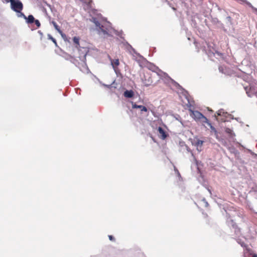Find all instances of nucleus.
<instances>
[{
	"label": "nucleus",
	"mask_w": 257,
	"mask_h": 257,
	"mask_svg": "<svg viewBox=\"0 0 257 257\" xmlns=\"http://www.w3.org/2000/svg\"><path fill=\"white\" fill-rule=\"evenodd\" d=\"M91 21L95 25L96 30L99 35L104 37L111 36L112 34H115L124 39L121 36L122 32H118L113 29L111 27L110 23L107 21L105 18H102L101 16H98L97 18L92 17Z\"/></svg>",
	"instance_id": "1"
},
{
	"label": "nucleus",
	"mask_w": 257,
	"mask_h": 257,
	"mask_svg": "<svg viewBox=\"0 0 257 257\" xmlns=\"http://www.w3.org/2000/svg\"><path fill=\"white\" fill-rule=\"evenodd\" d=\"M168 80L171 84L176 88L178 89V91L182 93L187 99L188 103L187 104V106L189 108V110L191 112L190 115L196 120H200L204 115L202 113L198 111H194L193 110L192 107H193L194 104V101L192 99L190 96H189L188 92L183 88L177 82L172 79L171 78L168 77Z\"/></svg>",
	"instance_id": "2"
},
{
	"label": "nucleus",
	"mask_w": 257,
	"mask_h": 257,
	"mask_svg": "<svg viewBox=\"0 0 257 257\" xmlns=\"http://www.w3.org/2000/svg\"><path fill=\"white\" fill-rule=\"evenodd\" d=\"M217 116L215 114V116L216 117V119L219 120V118L218 117H220V120L223 122L228 121L229 119H228V118L230 119H235L237 121H239V118L235 117L234 118L231 114H229L226 111H225L224 109H220L216 112Z\"/></svg>",
	"instance_id": "3"
},
{
	"label": "nucleus",
	"mask_w": 257,
	"mask_h": 257,
	"mask_svg": "<svg viewBox=\"0 0 257 257\" xmlns=\"http://www.w3.org/2000/svg\"><path fill=\"white\" fill-rule=\"evenodd\" d=\"M244 88L248 97H252L253 95L257 96V82L253 81L249 84L248 86H244Z\"/></svg>",
	"instance_id": "4"
},
{
	"label": "nucleus",
	"mask_w": 257,
	"mask_h": 257,
	"mask_svg": "<svg viewBox=\"0 0 257 257\" xmlns=\"http://www.w3.org/2000/svg\"><path fill=\"white\" fill-rule=\"evenodd\" d=\"M88 52V50L87 48L82 47L79 49V58L81 61V65H82V66L86 70H88V68L86 62V56Z\"/></svg>",
	"instance_id": "5"
},
{
	"label": "nucleus",
	"mask_w": 257,
	"mask_h": 257,
	"mask_svg": "<svg viewBox=\"0 0 257 257\" xmlns=\"http://www.w3.org/2000/svg\"><path fill=\"white\" fill-rule=\"evenodd\" d=\"M226 217L227 225L229 227H232L234 229L235 233L236 235H238L240 233V229L237 227L235 222L230 218V216L227 213H226Z\"/></svg>",
	"instance_id": "6"
},
{
	"label": "nucleus",
	"mask_w": 257,
	"mask_h": 257,
	"mask_svg": "<svg viewBox=\"0 0 257 257\" xmlns=\"http://www.w3.org/2000/svg\"><path fill=\"white\" fill-rule=\"evenodd\" d=\"M11 9L16 12L22 11L23 8L22 3L19 0H14L11 4Z\"/></svg>",
	"instance_id": "7"
},
{
	"label": "nucleus",
	"mask_w": 257,
	"mask_h": 257,
	"mask_svg": "<svg viewBox=\"0 0 257 257\" xmlns=\"http://www.w3.org/2000/svg\"><path fill=\"white\" fill-rule=\"evenodd\" d=\"M206 54L209 57H212L213 56L216 57V58H223L224 54L220 52H219L214 49L212 48L211 50L210 48L208 50H205Z\"/></svg>",
	"instance_id": "8"
},
{
	"label": "nucleus",
	"mask_w": 257,
	"mask_h": 257,
	"mask_svg": "<svg viewBox=\"0 0 257 257\" xmlns=\"http://www.w3.org/2000/svg\"><path fill=\"white\" fill-rule=\"evenodd\" d=\"M204 142V141H202L198 139L195 138L192 142V144L196 147V149L198 152H201L202 150V147Z\"/></svg>",
	"instance_id": "9"
},
{
	"label": "nucleus",
	"mask_w": 257,
	"mask_h": 257,
	"mask_svg": "<svg viewBox=\"0 0 257 257\" xmlns=\"http://www.w3.org/2000/svg\"><path fill=\"white\" fill-rule=\"evenodd\" d=\"M70 61L72 64H74L76 66L78 67L81 71H87L88 70H86V69H85L84 68V67H83L82 66L81 67L79 66L80 63L78 62V60H77L75 58H74L73 57H72V58H71V59Z\"/></svg>",
	"instance_id": "10"
},
{
	"label": "nucleus",
	"mask_w": 257,
	"mask_h": 257,
	"mask_svg": "<svg viewBox=\"0 0 257 257\" xmlns=\"http://www.w3.org/2000/svg\"><path fill=\"white\" fill-rule=\"evenodd\" d=\"M123 45L125 47L126 49L131 53L134 52V53L137 54L135 50L132 47V46L126 41L124 40V42H122Z\"/></svg>",
	"instance_id": "11"
},
{
	"label": "nucleus",
	"mask_w": 257,
	"mask_h": 257,
	"mask_svg": "<svg viewBox=\"0 0 257 257\" xmlns=\"http://www.w3.org/2000/svg\"><path fill=\"white\" fill-rule=\"evenodd\" d=\"M225 132L227 134L230 139L233 140L234 137L235 136V134L233 132L232 130L229 128L228 127H225L224 128Z\"/></svg>",
	"instance_id": "12"
},
{
	"label": "nucleus",
	"mask_w": 257,
	"mask_h": 257,
	"mask_svg": "<svg viewBox=\"0 0 257 257\" xmlns=\"http://www.w3.org/2000/svg\"><path fill=\"white\" fill-rule=\"evenodd\" d=\"M219 71L220 72L223 73L225 75H230V72L228 68L224 66H220L219 67Z\"/></svg>",
	"instance_id": "13"
},
{
	"label": "nucleus",
	"mask_w": 257,
	"mask_h": 257,
	"mask_svg": "<svg viewBox=\"0 0 257 257\" xmlns=\"http://www.w3.org/2000/svg\"><path fill=\"white\" fill-rule=\"evenodd\" d=\"M132 107L133 108H139L141 112H147L148 111V109L146 106L141 105H138L136 103L132 104Z\"/></svg>",
	"instance_id": "14"
},
{
	"label": "nucleus",
	"mask_w": 257,
	"mask_h": 257,
	"mask_svg": "<svg viewBox=\"0 0 257 257\" xmlns=\"http://www.w3.org/2000/svg\"><path fill=\"white\" fill-rule=\"evenodd\" d=\"M158 131L159 133V134L161 135L160 138L162 140H165L167 137V135L165 130L162 127L159 126L158 128Z\"/></svg>",
	"instance_id": "15"
},
{
	"label": "nucleus",
	"mask_w": 257,
	"mask_h": 257,
	"mask_svg": "<svg viewBox=\"0 0 257 257\" xmlns=\"http://www.w3.org/2000/svg\"><path fill=\"white\" fill-rule=\"evenodd\" d=\"M123 95L126 98H132L134 95V92L132 90H126L124 92Z\"/></svg>",
	"instance_id": "16"
},
{
	"label": "nucleus",
	"mask_w": 257,
	"mask_h": 257,
	"mask_svg": "<svg viewBox=\"0 0 257 257\" xmlns=\"http://www.w3.org/2000/svg\"><path fill=\"white\" fill-rule=\"evenodd\" d=\"M201 119H202V122L207 123L212 130L214 131L215 132H216L215 127L212 126V124L205 116L202 117Z\"/></svg>",
	"instance_id": "17"
},
{
	"label": "nucleus",
	"mask_w": 257,
	"mask_h": 257,
	"mask_svg": "<svg viewBox=\"0 0 257 257\" xmlns=\"http://www.w3.org/2000/svg\"><path fill=\"white\" fill-rule=\"evenodd\" d=\"M25 20L27 24H31L34 22L35 19L33 15H30L28 17H26Z\"/></svg>",
	"instance_id": "18"
},
{
	"label": "nucleus",
	"mask_w": 257,
	"mask_h": 257,
	"mask_svg": "<svg viewBox=\"0 0 257 257\" xmlns=\"http://www.w3.org/2000/svg\"><path fill=\"white\" fill-rule=\"evenodd\" d=\"M111 64L113 67V68H117L119 65V60L118 59H111Z\"/></svg>",
	"instance_id": "19"
},
{
	"label": "nucleus",
	"mask_w": 257,
	"mask_h": 257,
	"mask_svg": "<svg viewBox=\"0 0 257 257\" xmlns=\"http://www.w3.org/2000/svg\"><path fill=\"white\" fill-rule=\"evenodd\" d=\"M150 69L153 72H157L159 75V72L162 73V71L159 69V68L155 65H151L150 67Z\"/></svg>",
	"instance_id": "20"
},
{
	"label": "nucleus",
	"mask_w": 257,
	"mask_h": 257,
	"mask_svg": "<svg viewBox=\"0 0 257 257\" xmlns=\"http://www.w3.org/2000/svg\"><path fill=\"white\" fill-rule=\"evenodd\" d=\"M51 23L53 25L55 29L59 33H62V31L60 29L59 26L57 24V23L55 21H52L51 22Z\"/></svg>",
	"instance_id": "21"
},
{
	"label": "nucleus",
	"mask_w": 257,
	"mask_h": 257,
	"mask_svg": "<svg viewBox=\"0 0 257 257\" xmlns=\"http://www.w3.org/2000/svg\"><path fill=\"white\" fill-rule=\"evenodd\" d=\"M47 36H48V39L49 40H51V41H52V42L54 43V44H55V46H56V47H58V44H57V42H56V39H55V38H54L51 36V35H50V34H48L47 35Z\"/></svg>",
	"instance_id": "22"
},
{
	"label": "nucleus",
	"mask_w": 257,
	"mask_h": 257,
	"mask_svg": "<svg viewBox=\"0 0 257 257\" xmlns=\"http://www.w3.org/2000/svg\"><path fill=\"white\" fill-rule=\"evenodd\" d=\"M73 42L75 44H76V47L77 48H78V47L79 46V38L77 37H74L73 38Z\"/></svg>",
	"instance_id": "23"
},
{
	"label": "nucleus",
	"mask_w": 257,
	"mask_h": 257,
	"mask_svg": "<svg viewBox=\"0 0 257 257\" xmlns=\"http://www.w3.org/2000/svg\"><path fill=\"white\" fill-rule=\"evenodd\" d=\"M34 23L36 25V28L32 29V30H36V29L39 28L40 27L41 23H40V22H39V21L38 20H35V21H34Z\"/></svg>",
	"instance_id": "24"
},
{
	"label": "nucleus",
	"mask_w": 257,
	"mask_h": 257,
	"mask_svg": "<svg viewBox=\"0 0 257 257\" xmlns=\"http://www.w3.org/2000/svg\"><path fill=\"white\" fill-rule=\"evenodd\" d=\"M235 1L240 4H247L248 5H251L250 3L248 2L246 0H235Z\"/></svg>",
	"instance_id": "25"
},
{
	"label": "nucleus",
	"mask_w": 257,
	"mask_h": 257,
	"mask_svg": "<svg viewBox=\"0 0 257 257\" xmlns=\"http://www.w3.org/2000/svg\"><path fill=\"white\" fill-rule=\"evenodd\" d=\"M17 16L18 17H22V18H24L25 19H26V16L21 11H20V12H17Z\"/></svg>",
	"instance_id": "26"
},
{
	"label": "nucleus",
	"mask_w": 257,
	"mask_h": 257,
	"mask_svg": "<svg viewBox=\"0 0 257 257\" xmlns=\"http://www.w3.org/2000/svg\"><path fill=\"white\" fill-rule=\"evenodd\" d=\"M72 57V56H71V55H70L68 54H65L63 56V57L65 58V60H69V61H70Z\"/></svg>",
	"instance_id": "27"
},
{
	"label": "nucleus",
	"mask_w": 257,
	"mask_h": 257,
	"mask_svg": "<svg viewBox=\"0 0 257 257\" xmlns=\"http://www.w3.org/2000/svg\"><path fill=\"white\" fill-rule=\"evenodd\" d=\"M237 242L239 244H240V245L242 246V247H246V244H245V243L243 242V241H242L240 239H237Z\"/></svg>",
	"instance_id": "28"
},
{
	"label": "nucleus",
	"mask_w": 257,
	"mask_h": 257,
	"mask_svg": "<svg viewBox=\"0 0 257 257\" xmlns=\"http://www.w3.org/2000/svg\"><path fill=\"white\" fill-rule=\"evenodd\" d=\"M217 139L220 142H221V143L222 144V145L225 147H227V143L226 142V141L225 140H224V139H218V138L217 137Z\"/></svg>",
	"instance_id": "29"
},
{
	"label": "nucleus",
	"mask_w": 257,
	"mask_h": 257,
	"mask_svg": "<svg viewBox=\"0 0 257 257\" xmlns=\"http://www.w3.org/2000/svg\"><path fill=\"white\" fill-rule=\"evenodd\" d=\"M229 150H230V152L233 153L234 154H236L238 153V151L233 148H229Z\"/></svg>",
	"instance_id": "30"
},
{
	"label": "nucleus",
	"mask_w": 257,
	"mask_h": 257,
	"mask_svg": "<svg viewBox=\"0 0 257 257\" xmlns=\"http://www.w3.org/2000/svg\"><path fill=\"white\" fill-rule=\"evenodd\" d=\"M113 69H114V71L115 73H116V75L117 76H118L120 74V72L119 70L118 69L117 67L113 68Z\"/></svg>",
	"instance_id": "31"
},
{
	"label": "nucleus",
	"mask_w": 257,
	"mask_h": 257,
	"mask_svg": "<svg viewBox=\"0 0 257 257\" xmlns=\"http://www.w3.org/2000/svg\"><path fill=\"white\" fill-rule=\"evenodd\" d=\"M202 201L204 203L205 207H208L209 206L208 203L207 202V201L206 200V199L205 198H203L202 199Z\"/></svg>",
	"instance_id": "32"
},
{
	"label": "nucleus",
	"mask_w": 257,
	"mask_h": 257,
	"mask_svg": "<svg viewBox=\"0 0 257 257\" xmlns=\"http://www.w3.org/2000/svg\"><path fill=\"white\" fill-rule=\"evenodd\" d=\"M247 151L248 152H249V153H250V154L252 156L253 155H256L255 154H254L253 152L251 151V150H249V149H247Z\"/></svg>",
	"instance_id": "33"
},
{
	"label": "nucleus",
	"mask_w": 257,
	"mask_h": 257,
	"mask_svg": "<svg viewBox=\"0 0 257 257\" xmlns=\"http://www.w3.org/2000/svg\"><path fill=\"white\" fill-rule=\"evenodd\" d=\"M108 237H109V239L110 240H112V241H114V237L112 236V235H108Z\"/></svg>",
	"instance_id": "34"
},
{
	"label": "nucleus",
	"mask_w": 257,
	"mask_h": 257,
	"mask_svg": "<svg viewBox=\"0 0 257 257\" xmlns=\"http://www.w3.org/2000/svg\"><path fill=\"white\" fill-rule=\"evenodd\" d=\"M150 84H151L150 83H148V82H144V85L145 86H146V87H148V86H150Z\"/></svg>",
	"instance_id": "35"
},
{
	"label": "nucleus",
	"mask_w": 257,
	"mask_h": 257,
	"mask_svg": "<svg viewBox=\"0 0 257 257\" xmlns=\"http://www.w3.org/2000/svg\"><path fill=\"white\" fill-rule=\"evenodd\" d=\"M204 186L206 188V189L208 191V192L210 193V194H211V190H210L209 187L207 186H206V185H204Z\"/></svg>",
	"instance_id": "36"
},
{
	"label": "nucleus",
	"mask_w": 257,
	"mask_h": 257,
	"mask_svg": "<svg viewBox=\"0 0 257 257\" xmlns=\"http://www.w3.org/2000/svg\"><path fill=\"white\" fill-rule=\"evenodd\" d=\"M6 3H11L12 4V2H13L14 0H4Z\"/></svg>",
	"instance_id": "37"
},
{
	"label": "nucleus",
	"mask_w": 257,
	"mask_h": 257,
	"mask_svg": "<svg viewBox=\"0 0 257 257\" xmlns=\"http://www.w3.org/2000/svg\"><path fill=\"white\" fill-rule=\"evenodd\" d=\"M176 174L178 177H181V175H180L179 171L178 170V169H176Z\"/></svg>",
	"instance_id": "38"
},
{
	"label": "nucleus",
	"mask_w": 257,
	"mask_h": 257,
	"mask_svg": "<svg viewBox=\"0 0 257 257\" xmlns=\"http://www.w3.org/2000/svg\"><path fill=\"white\" fill-rule=\"evenodd\" d=\"M176 174L178 177H181V175H180L179 171L178 170V169H176Z\"/></svg>",
	"instance_id": "39"
},
{
	"label": "nucleus",
	"mask_w": 257,
	"mask_h": 257,
	"mask_svg": "<svg viewBox=\"0 0 257 257\" xmlns=\"http://www.w3.org/2000/svg\"><path fill=\"white\" fill-rule=\"evenodd\" d=\"M60 34H61V35L62 36V37L63 38H64V37H66L65 34H63L62 32V33H60Z\"/></svg>",
	"instance_id": "40"
},
{
	"label": "nucleus",
	"mask_w": 257,
	"mask_h": 257,
	"mask_svg": "<svg viewBox=\"0 0 257 257\" xmlns=\"http://www.w3.org/2000/svg\"><path fill=\"white\" fill-rule=\"evenodd\" d=\"M92 3V0H89V2L88 3V5L90 7H91V3Z\"/></svg>",
	"instance_id": "41"
},
{
	"label": "nucleus",
	"mask_w": 257,
	"mask_h": 257,
	"mask_svg": "<svg viewBox=\"0 0 257 257\" xmlns=\"http://www.w3.org/2000/svg\"><path fill=\"white\" fill-rule=\"evenodd\" d=\"M38 33H39L41 36H43V33H42V32L41 31H38Z\"/></svg>",
	"instance_id": "42"
},
{
	"label": "nucleus",
	"mask_w": 257,
	"mask_h": 257,
	"mask_svg": "<svg viewBox=\"0 0 257 257\" xmlns=\"http://www.w3.org/2000/svg\"><path fill=\"white\" fill-rule=\"evenodd\" d=\"M194 160H195V162H196V165H197V164H198V162H197V160L196 159V158H195V157H194Z\"/></svg>",
	"instance_id": "43"
},
{
	"label": "nucleus",
	"mask_w": 257,
	"mask_h": 257,
	"mask_svg": "<svg viewBox=\"0 0 257 257\" xmlns=\"http://www.w3.org/2000/svg\"><path fill=\"white\" fill-rule=\"evenodd\" d=\"M174 171H175V173H176V169H177L176 168V167L175 166H174Z\"/></svg>",
	"instance_id": "44"
},
{
	"label": "nucleus",
	"mask_w": 257,
	"mask_h": 257,
	"mask_svg": "<svg viewBox=\"0 0 257 257\" xmlns=\"http://www.w3.org/2000/svg\"><path fill=\"white\" fill-rule=\"evenodd\" d=\"M193 25H194V27H196V23H193Z\"/></svg>",
	"instance_id": "45"
},
{
	"label": "nucleus",
	"mask_w": 257,
	"mask_h": 257,
	"mask_svg": "<svg viewBox=\"0 0 257 257\" xmlns=\"http://www.w3.org/2000/svg\"><path fill=\"white\" fill-rule=\"evenodd\" d=\"M253 256L254 257H257V255L256 254H254Z\"/></svg>",
	"instance_id": "46"
},
{
	"label": "nucleus",
	"mask_w": 257,
	"mask_h": 257,
	"mask_svg": "<svg viewBox=\"0 0 257 257\" xmlns=\"http://www.w3.org/2000/svg\"><path fill=\"white\" fill-rule=\"evenodd\" d=\"M173 10H174V11H175V10H176V9H175V8H173Z\"/></svg>",
	"instance_id": "47"
},
{
	"label": "nucleus",
	"mask_w": 257,
	"mask_h": 257,
	"mask_svg": "<svg viewBox=\"0 0 257 257\" xmlns=\"http://www.w3.org/2000/svg\"><path fill=\"white\" fill-rule=\"evenodd\" d=\"M253 212H254V213H255L256 214H257V212H254V211H253Z\"/></svg>",
	"instance_id": "48"
}]
</instances>
